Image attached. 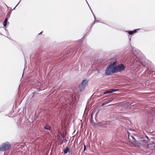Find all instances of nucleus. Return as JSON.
<instances>
[{
	"label": "nucleus",
	"instance_id": "obj_1",
	"mask_svg": "<svg viewBox=\"0 0 155 155\" xmlns=\"http://www.w3.org/2000/svg\"><path fill=\"white\" fill-rule=\"evenodd\" d=\"M128 139L129 142L133 145L139 147L141 143H147V144H155V138L153 137H150L149 139L148 137L146 136V137H140L138 141H137L135 138L132 135H130L129 132L128 133Z\"/></svg>",
	"mask_w": 155,
	"mask_h": 155
},
{
	"label": "nucleus",
	"instance_id": "obj_2",
	"mask_svg": "<svg viewBox=\"0 0 155 155\" xmlns=\"http://www.w3.org/2000/svg\"><path fill=\"white\" fill-rule=\"evenodd\" d=\"M129 49H130V50H131L132 51L133 53L135 55V56L134 57L133 59L131 60V62L133 64H134L136 63L139 60L138 58L139 57V55L140 54L141 52L140 51L138 50H137V49L132 47L131 46Z\"/></svg>",
	"mask_w": 155,
	"mask_h": 155
},
{
	"label": "nucleus",
	"instance_id": "obj_3",
	"mask_svg": "<svg viewBox=\"0 0 155 155\" xmlns=\"http://www.w3.org/2000/svg\"><path fill=\"white\" fill-rule=\"evenodd\" d=\"M11 147L10 144L8 142H6L0 145V150L4 151L8 150Z\"/></svg>",
	"mask_w": 155,
	"mask_h": 155
},
{
	"label": "nucleus",
	"instance_id": "obj_4",
	"mask_svg": "<svg viewBox=\"0 0 155 155\" xmlns=\"http://www.w3.org/2000/svg\"><path fill=\"white\" fill-rule=\"evenodd\" d=\"M114 69V68H112L109 65L108 66L105 71V74L107 76H109L112 74L115 73Z\"/></svg>",
	"mask_w": 155,
	"mask_h": 155
},
{
	"label": "nucleus",
	"instance_id": "obj_5",
	"mask_svg": "<svg viewBox=\"0 0 155 155\" xmlns=\"http://www.w3.org/2000/svg\"><path fill=\"white\" fill-rule=\"evenodd\" d=\"M126 67L123 64H120L116 66V67L114 68V69L115 71V73H116L118 72H120L124 71L125 68Z\"/></svg>",
	"mask_w": 155,
	"mask_h": 155
},
{
	"label": "nucleus",
	"instance_id": "obj_6",
	"mask_svg": "<svg viewBox=\"0 0 155 155\" xmlns=\"http://www.w3.org/2000/svg\"><path fill=\"white\" fill-rule=\"evenodd\" d=\"M146 149H155V144L153 143L147 144Z\"/></svg>",
	"mask_w": 155,
	"mask_h": 155
},
{
	"label": "nucleus",
	"instance_id": "obj_7",
	"mask_svg": "<svg viewBox=\"0 0 155 155\" xmlns=\"http://www.w3.org/2000/svg\"><path fill=\"white\" fill-rule=\"evenodd\" d=\"M139 29H137L133 31H126V32L128 33L129 35H132L136 33Z\"/></svg>",
	"mask_w": 155,
	"mask_h": 155
},
{
	"label": "nucleus",
	"instance_id": "obj_8",
	"mask_svg": "<svg viewBox=\"0 0 155 155\" xmlns=\"http://www.w3.org/2000/svg\"><path fill=\"white\" fill-rule=\"evenodd\" d=\"M117 90H118V89H110L105 91L104 93V94H106L108 93H112L113 92L116 91Z\"/></svg>",
	"mask_w": 155,
	"mask_h": 155
},
{
	"label": "nucleus",
	"instance_id": "obj_9",
	"mask_svg": "<svg viewBox=\"0 0 155 155\" xmlns=\"http://www.w3.org/2000/svg\"><path fill=\"white\" fill-rule=\"evenodd\" d=\"M88 82V80L87 79H85L80 84H81V86H84L85 87L87 85V84Z\"/></svg>",
	"mask_w": 155,
	"mask_h": 155
},
{
	"label": "nucleus",
	"instance_id": "obj_10",
	"mask_svg": "<svg viewBox=\"0 0 155 155\" xmlns=\"http://www.w3.org/2000/svg\"><path fill=\"white\" fill-rule=\"evenodd\" d=\"M94 111H93L92 112L91 114V124L93 126H95L96 124V123L93 122V120H92L93 116V114H94Z\"/></svg>",
	"mask_w": 155,
	"mask_h": 155
},
{
	"label": "nucleus",
	"instance_id": "obj_11",
	"mask_svg": "<svg viewBox=\"0 0 155 155\" xmlns=\"http://www.w3.org/2000/svg\"><path fill=\"white\" fill-rule=\"evenodd\" d=\"M85 87H85L83 85L81 86V84L79 85V88L80 89V90L81 92L83 91Z\"/></svg>",
	"mask_w": 155,
	"mask_h": 155
},
{
	"label": "nucleus",
	"instance_id": "obj_12",
	"mask_svg": "<svg viewBox=\"0 0 155 155\" xmlns=\"http://www.w3.org/2000/svg\"><path fill=\"white\" fill-rule=\"evenodd\" d=\"M8 18H6L4 21L3 23V25L4 27H5L6 26L8 23H9V22H8Z\"/></svg>",
	"mask_w": 155,
	"mask_h": 155
},
{
	"label": "nucleus",
	"instance_id": "obj_13",
	"mask_svg": "<svg viewBox=\"0 0 155 155\" xmlns=\"http://www.w3.org/2000/svg\"><path fill=\"white\" fill-rule=\"evenodd\" d=\"M117 63L116 61H114L112 64H110L109 66H110L112 68H114L116 67V65Z\"/></svg>",
	"mask_w": 155,
	"mask_h": 155
},
{
	"label": "nucleus",
	"instance_id": "obj_14",
	"mask_svg": "<svg viewBox=\"0 0 155 155\" xmlns=\"http://www.w3.org/2000/svg\"><path fill=\"white\" fill-rule=\"evenodd\" d=\"M70 152V149L68 147H66L64 150V152L65 154H67L68 152Z\"/></svg>",
	"mask_w": 155,
	"mask_h": 155
},
{
	"label": "nucleus",
	"instance_id": "obj_15",
	"mask_svg": "<svg viewBox=\"0 0 155 155\" xmlns=\"http://www.w3.org/2000/svg\"><path fill=\"white\" fill-rule=\"evenodd\" d=\"M44 129L49 130L51 129V127L49 125L47 124L44 127Z\"/></svg>",
	"mask_w": 155,
	"mask_h": 155
},
{
	"label": "nucleus",
	"instance_id": "obj_16",
	"mask_svg": "<svg viewBox=\"0 0 155 155\" xmlns=\"http://www.w3.org/2000/svg\"><path fill=\"white\" fill-rule=\"evenodd\" d=\"M99 125H101V124H106V123H104V122H101L100 123H99Z\"/></svg>",
	"mask_w": 155,
	"mask_h": 155
},
{
	"label": "nucleus",
	"instance_id": "obj_17",
	"mask_svg": "<svg viewBox=\"0 0 155 155\" xmlns=\"http://www.w3.org/2000/svg\"><path fill=\"white\" fill-rule=\"evenodd\" d=\"M88 6H89V8H90V10H91V12H92V10L91 9V8L90 7V6L89 5V4H88ZM93 15H94V18H95V20H96V18H95V17L94 15V14H93Z\"/></svg>",
	"mask_w": 155,
	"mask_h": 155
},
{
	"label": "nucleus",
	"instance_id": "obj_18",
	"mask_svg": "<svg viewBox=\"0 0 155 155\" xmlns=\"http://www.w3.org/2000/svg\"><path fill=\"white\" fill-rule=\"evenodd\" d=\"M86 150V146L85 144H84V151H85Z\"/></svg>",
	"mask_w": 155,
	"mask_h": 155
},
{
	"label": "nucleus",
	"instance_id": "obj_19",
	"mask_svg": "<svg viewBox=\"0 0 155 155\" xmlns=\"http://www.w3.org/2000/svg\"><path fill=\"white\" fill-rule=\"evenodd\" d=\"M96 22H99V21H94V23H93V24L92 25V26H93V25Z\"/></svg>",
	"mask_w": 155,
	"mask_h": 155
},
{
	"label": "nucleus",
	"instance_id": "obj_20",
	"mask_svg": "<svg viewBox=\"0 0 155 155\" xmlns=\"http://www.w3.org/2000/svg\"><path fill=\"white\" fill-rule=\"evenodd\" d=\"M21 1V0L19 1V2L16 5V6L14 8V9H13V10L15 8H16V7L19 4V3H20V2Z\"/></svg>",
	"mask_w": 155,
	"mask_h": 155
},
{
	"label": "nucleus",
	"instance_id": "obj_21",
	"mask_svg": "<svg viewBox=\"0 0 155 155\" xmlns=\"http://www.w3.org/2000/svg\"><path fill=\"white\" fill-rule=\"evenodd\" d=\"M42 32H43V31L41 32L40 33H39L38 34V35H41L42 33Z\"/></svg>",
	"mask_w": 155,
	"mask_h": 155
},
{
	"label": "nucleus",
	"instance_id": "obj_22",
	"mask_svg": "<svg viewBox=\"0 0 155 155\" xmlns=\"http://www.w3.org/2000/svg\"><path fill=\"white\" fill-rule=\"evenodd\" d=\"M41 85V83L39 82L38 85H39V86H40V85Z\"/></svg>",
	"mask_w": 155,
	"mask_h": 155
},
{
	"label": "nucleus",
	"instance_id": "obj_23",
	"mask_svg": "<svg viewBox=\"0 0 155 155\" xmlns=\"http://www.w3.org/2000/svg\"><path fill=\"white\" fill-rule=\"evenodd\" d=\"M111 101H112V100H108L109 102H111Z\"/></svg>",
	"mask_w": 155,
	"mask_h": 155
},
{
	"label": "nucleus",
	"instance_id": "obj_24",
	"mask_svg": "<svg viewBox=\"0 0 155 155\" xmlns=\"http://www.w3.org/2000/svg\"><path fill=\"white\" fill-rule=\"evenodd\" d=\"M105 104V103H104L103 104L102 106H103V105H104V104Z\"/></svg>",
	"mask_w": 155,
	"mask_h": 155
},
{
	"label": "nucleus",
	"instance_id": "obj_25",
	"mask_svg": "<svg viewBox=\"0 0 155 155\" xmlns=\"http://www.w3.org/2000/svg\"><path fill=\"white\" fill-rule=\"evenodd\" d=\"M86 0V2L87 3V4H88L87 2V0Z\"/></svg>",
	"mask_w": 155,
	"mask_h": 155
}]
</instances>
